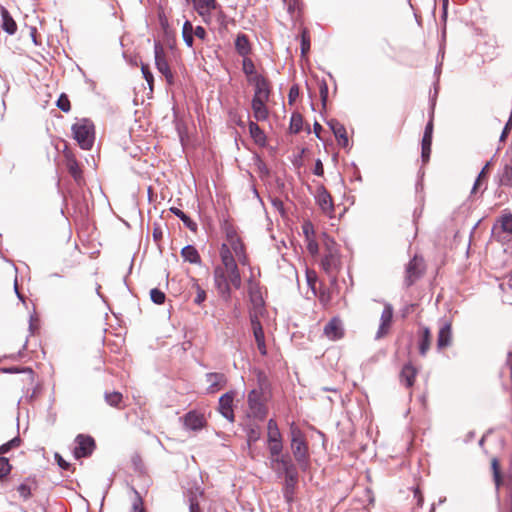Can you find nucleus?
<instances>
[{"label": "nucleus", "mask_w": 512, "mask_h": 512, "mask_svg": "<svg viewBox=\"0 0 512 512\" xmlns=\"http://www.w3.org/2000/svg\"><path fill=\"white\" fill-rule=\"evenodd\" d=\"M250 298L254 308V311L251 314H256L258 316V314L262 312L264 304L261 295L251 287Z\"/></svg>", "instance_id": "34"}, {"label": "nucleus", "mask_w": 512, "mask_h": 512, "mask_svg": "<svg viewBox=\"0 0 512 512\" xmlns=\"http://www.w3.org/2000/svg\"><path fill=\"white\" fill-rule=\"evenodd\" d=\"M499 184L502 186H512V165L506 163L498 174Z\"/></svg>", "instance_id": "30"}, {"label": "nucleus", "mask_w": 512, "mask_h": 512, "mask_svg": "<svg viewBox=\"0 0 512 512\" xmlns=\"http://www.w3.org/2000/svg\"><path fill=\"white\" fill-rule=\"evenodd\" d=\"M12 466L5 457H0V480L6 478L11 472Z\"/></svg>", "instance_id": "41"}, {"label": "nucleus", "mask_w": 512, "mask_h": 512, "mask_svg": "<svg viewBox=\"0 0 512 512\" xmlns=\"http://www.w3.org/2000/svg\"><path fill=\"white\" fill-rule=\"evenodd\" d=\"M72 132L74 139L82 149L89 150L92 148L95 139L92 121L86 118L78 120L73 124Z\"/></svg>", "instance_id": "3"}, {"label": "nucleus", "mask_w": 512, "mask_h": 512, "mask_svg": "<svg viewBox=\"0 0 512 512\" xmlns=\"http://www.w3.org/2000/svg\"><path fill=\"white\" fill-rule=\"evenodd\" d=\"M489 167H490V162H487L485 164V166L482 168V170L480 171L474 185H473V188H472V193H476L478 191V189L480 188L481 186V181L484 177H486L488 171H489Z\"/></svg>", "instance_id": "42"}, {"label": "nucleus", "mask_w": 512, "mask_h": 512, "mask_svg": "<svg viewBox=\"0 0 512 512\" xmlns=\"http://www.w3.org/2000/svg\"><path fill=\"white\" fill-rule=\"evenodd\" d=\"M248 412L250 418L262 420L267 415V407L265 404L264 395L261 389H253L249 392L248 398Z\"/></svg>", "instance_id": "4"}, {"label": "nucleus", "mask_w": 512, "mask_h": 512, "mask_svg": "<svg viewBox=\"0 0 512 512\" xmlns=\"http://www.w3.org/2000/svg\"><path fill=\"white\" fill-rule=\"evenodd\" d=\"M221 263L214 269V282L220 295L226 299L230 297L231 287L239 289L242 285L240 271L236 259L229 255L226 248L220 256Z\"/></svg>", "instance_id": "1"}, {"label": "nucleus", "mask_w": 512, "mask_h": 512, "mask_svg": "<svg viewBox=\"0 0 512 512\" xmlns=\"http://www.w3.org/2000/svg\"><path fill=\"white\" fill-rule=\"evenodd\" d=\"M269 98H255L252 99V111H253V117L257 121H265L268 119L269 116V110L266 106L267 101Z\"/></svg>", "instance_id": "16"}, {"label": "nucleus", "mask_w": 512, "mask_h": 512, "mask_svg": "<svg viewBox=\"0 0 512 512\" xmlns=\"http://www.w3.org/2000/svg\"><path fill=\"white\" fill-rule=\"evenodd\" d=\"M298 93L299 92H298L297 87L293 86L290 88L289 95H288L290 103H292L296 99V97L298 96Z\"/></svg>", "instance_id": "60"}, {"label": "nucleus", "mask_w": 512, "mask_h": 512, "mask_svg": "<svg viewBox=\"0 0 512 512\" xmlns=\"http://www.w3.org/2000/svg\"><path fill=\"white\" fill-rule=\"evenodd\" d=\"M7 443L9 444V446L11 448H13L20 444V439L16 437V438H13L12 440L8 441Z\"/></svg>", "instance_id": "64"}, {"label": "nucleus", "mask_w": 512, "mask_h": 512, "mask_svg": "<svg viewBox=\"0 0 512 512\" xmlns=\"http://www.w3.org/2000/svg\"><path fill=\"white\" fill-rule=\"evenodd\" d=\"M431 153V145L426 146V144H422V160L423 162H427L429 160Z\"/></svg>", "instance_id": "54"}, {"label": "nucleus", "mask_w": 512, "mask_h": 512, "mask_svg": "<svg viewBox=\"0 0 512 512\" xmlns=\"http://www.w3.org/2000/svg\"><path fill=\"white\" fill-rule=\"evenodd\" d=\"M323 173H324L323 164L320 160H317L315 163L314 174L317 176H322Z\"/></svg>", "instance_id": "59"}, {"label": "nucleus", "mask_w": 512, "mask_h": 512, "mask_svg": "<svg viewBox=\"0 0 512 512\" xmlns=\"http://www.w3.org/2000/svg\"><path fill=\"white\" fill-rule=\"evenodd\" d=\"M249 133L256 145L266 146L267 138L264 131L253 121L249 122Z\"/></svg>", "instance_id": "24"}, {"label": "nucleus", "mask_w": 512, "mask_h": 512, "mask_svg": "<svg viewBox=\"0 0 512 512\" xmlns=\"http://www.w3.org/2000/svg\"><path fill=\"white\" fill-rule=\"evenodd\" d=\"M452 342V331H451V324L450 323H444L438 332L437 337V347L438 349H444L451 345Z\"/></svg>", "instance_id": "21"}, {"label": "nucleus", "mask_w": 512, "mask_h": 512, "mask_svg": "<svg viewBox=\"0 0 512 512\" xmlns=\"http://www.w3.org/2000/svg\"><path fill=\"white\" fill-rule=\"evenodd\" d=\"M272 464L274 469L283 471L287 477L292 476L293 465L288 456H272Z\"/></svg>", "instance_id": "22"}, {"label": "nucleus", "mask_w": 512, "mask_h": 512, "mask_svg": "<svg viewBox=\"0 0 512 512\" xmlns=\"http://www.w3.org/2000/svg\"><path fill=\"white\" fill-rule=\"evenodd\" d=\"M193 34L201 40H204L206 37V31L201 26H197L195 29L193 28Z\"/></svg>", "instance_id": "55"}, {"label": "nucleus", "mask_w": 512, "mask_h": 512, "mask_svg": "<svg viewBox=\"0 0 512 512\" xmlns=\"http://www.w3.org/2000/svg\"><path fill=\"white\" fill-rule=\"evenodd\" d=\"M75 443L76 446L73 453L77 459L89 456L95 446L93 438L84 435H78L75 439Z\"/></svg>", "instance_id": "10"}, {"label": "nucleus", "mask_w": 512, "mask_h": 512, "mask_svg": "<svg viewBox=\"0 0 512 512\" xmlns=\"http://www.w3.org/2000/svg\"><path fill=\"white\" fill-rule=\"evenodd\" d=\"M250 321L255 341L261 342L265 340L263 327L259 321L258 316L256 314H250Z\"/></svg>", "instance_id": "28"}, {"label": "nucleus", "mask_w": 512, "mask_h": 512, "mask_svg": "<svg viewBox=\"0 0 512 512\" xmlns=\"http://www.w3.org/2000/svg\"><path fill=\"white\" fill-rule=\"evenodd\" d=\"M243 72L247 76L248 82H250V79L253 78V76H259L260 75V74H258L255 71L254 63L249 58H244L243 59Z\"/></svg>", "instance_id": "36"}, {"label": "nucleus", "mask_w": 512, "mask_h": 512, "mask_svg": "<svg viewBox=\"0 0 512 512\" xmlns=\"http://www.w3.org/2000/svg\"><path fill=\"white\" fill-rule=\"evenodd\" d=\"M193 26L190 21H185L182 27V36L187 46L192 47L193 45Z\"/></svg>", "instance_id": "35"}, {"label": "nucleus", "mask_w": 512, "mask_h": 512, "mask_svg": "<svg viewBox=\"0 0 512 512\" xmlns=\"http://www.w3.org/2000/svg\"><path fill=\"white\" fill-rule=\"evenodd\" d=\"M254 86V96L255 98H269L270 97V87L268 81L260 74L259 76H253L249 82Z\"/></svg>", "instance_id": "14"}, {"label": "nucleus", "mask_w": 512, "mask_h": 512, "mask_svg": "<svg viewBox=\"0 0 512 512\" xmlns=\"http://www.w3.org/2000/svg\"><path fill=\"white\" fill-rule=\"evenodd\" d=\"M424 269L423 260L415 256L406 267L405 283L412 285L420 277Z\"/></svg>", "instance_id": "11"}, {"label": "nucleus", "mask_w": 512, "mask_h": 512, "mask_svg": "<svg viewBox=\"0 0 512 512\" xmlns=\"http://www.w3.org/2000/svg\"><path fill=\"white\" fill-rule=\"evenodd\" d=\"M502 233H506L508 235L512 234V215L507 214L503 215L497 224L493 227V236L498 240H502Z\"/></svg>", "instance_id": "17"}, {"label": "nucleus", "mask_w": 512, "mask_h": 512, "mask_svg": "<svg viewBox=\"0 0 512 512\" xmlns=\"http://www.w3.org/2000/svg\"><path fill=\"white\" fill-rule=\"evenodd\" d=\"M511 125H512V118H510L508 120V122L506 123V125H505V127H504V129L502 131V134L500 136V141H504L505 140L506 136L508 135V133H509V131L511 129Z\"/></svg>", "instance_id": "58"}, {"label": "nucleus", "mask_w": 512, "mask_h": 512, "mask_svg": "<svg viewBox=\"0 0 512 512\" xmlns=\"http://www.w3.org/2000/svg\"><path fill=\"white\" fill-rule=\"evenodd\" d=\"M325 336L332 341L342 338L344 331L339 319L333 318L324 327Z\"/></svg>", "instance_id": "18"}, {"label": "nucleus", "mask_w": 512, "mask_h": 512, "mask_svg": "<svg viewBox=\"0 0 512 512\" xmlns=\"http://www.w3.org/2000/svg\"><path fill=\"white\" fill-rule=\"evenodd\" d=\"M1 17H2V28L5 32L10 35H13L17 30V24L14 19L11 17L10 13L4 7L0 8Z\"/></svg>", "instance_id": "26"}, {"label": "nucleus", "mask_w": 512, "mask_h": 512, "mask_svg": "<svg viewBox=\"0 0 512 512\" xmlns=\"http://www.w3.org/2000/svg\"><path fill=\"white\" fill-rule=\"evenodd\" d=\"M67 167L73 178L78 181L81 178V170L76 160L68 159Z\"/></svg>", "instance_id": "39"}, {"label": "nucleus", "mask_w": 512, "mask_h": 512, "mask_svg": "<svg viewBox=\"0 0 512 512\" xmlns=\"http://www.w3.org/2000/svg\"><path fill=\"white\" fill-rule=\"evenodd\" d=\"M414 497L417 499V505L421 507L423 505V496L418 488L414 490Z\"/></svg>", "instance_id": "61"}, {"label": "nucleus", "mask_w": 512, "mask_h": 512, "mask_svg": "<svg viewBox=\"0 0 512 512\" xmlns=\"http://www.w3.org/2000/svg\"><path fill=\"white\" fill-rule=\"evenodd\" d=\"M416 373V369L412 365H405L401 371V381L407 387H411L414 384Z\"/></svg>", "instance_id": "29"}, {"label": "nucleus", "mask_w": 512, "mask_h": 512, "mask_svg": "<svg viewBox=\"0 0 512 512\" xmlns=\"http://www.w3.org/2000/svg\"><path fill=\"white\" fill-rule=\"evenodd\" d=\"M141 71L143 74L144 79L147 81L149 87L152 89L153 86V75L149 70V67L147 65H142Z\"/></svg>", "instance_id": "49"}, {"label": "nucleus", "mask_w": 512, "mask_h": 512, "mask_svg": "<svg viewBox=\"0 0 512 512\" xmlns=\"http://www.w3.org/2000/svg\"><path fill=\"white\" fill-rule=\"evenodd\" d=\"M196 290H197V295L194 299V302L196 304L200 305L206 299V292L197 284H196Z\"/></svg>", "instance_id": "53"}, {"label": "nucleus", "mask_w": 512, "mask_h": 512, "mask_svg": "<svg viewBox=\"0 0 512 512\" xmlns=\"http://www.w3.org/2000/svg\"><path fill=\"white\" fill-rule=\"evenodd\" d=\"M55 459H56V461H57L58 465H59L62 469L67 470V469L69 468L70 464H69L68 462H66V461L61 457V455H60V454L56 453V454H55Z\"/></svg>", "instance_id": "57"}, {"label": "nucleus", "mask_w": 512, "mask_h": 512, "mask_svg": "<svg viewBox=\"0 0 512 512\" xmlns=\"http://www.w3.org/2000/svg\"><path fill=\"white\" fill-rule=\"evenodd\" d=\"M181 256L185 261L192 264H199L201 262L197 249L192 245L185 246L181 251Z\"/></svg>", "instance_id": "27"}, {"label": "nucleus", "mask_w": 512, "mask_h": 512, "mask_svg": "<svg viewBox=\"0 0 512 512\" xmlns=\"http://www.w3.org/2000/svg\"><path fill=\"white\" fill-rule=\"evenodd\" d=\"M194 8L205 22L211 19V12L217 8L216 0H193Z\"/></svg>", "instance_id": "13"}, {"label": "nucleus", "mask_w": 512, "mask_h": 512, "mask_svg": "<svg viewBox=\"0 0 512 512\" xmlns=\"http://www.w3.org/2000/svg\"><path fill=\"white\" fill-rule=\"evenodd\" d=\"M135 497L132 503L131 512H144L143 501L137 491H134Z\"/></svg>", "instance_id": "45"}, {"label": "nucleus", "mask_w": 512, "mask_h": 512, "mask_svg": "<svg viewBox=\"0 0 512 512\" xmlns=\"http://www.w3.org/2000/svg\"><path fill=\"white\" fill-rule=\"evenodd\" d=\"M57 107L64 112H68L70 110V101L66 95L62 94L59 97Z\"/></svg>", "instance_id": "46"}, {"label": "nucleus", "mask_w": 512, "mask_h": 512, "mask_svg": "<svg viewBox=\"0 0 512 512\" xmlns=\"http://www.w3.org/2000/svg\"><path fill=\"white\" fill-rule=\"evenodd\" d=\"M310 50V36L306 28L301 32V54L305 56Z\"/></svg>", "instance_id": "38"}, {"label": "nucleus", "mask_w": 512, "mask_h": 512, "mask_svg": "<svg viewBox=\"0 0 512 512\" xmlns=\"http://www.w3.org/2000/svg\"><path fill=\"white\" fill-rule=\"evenodd\" d=\"M302 230H303L306 240H308L309 238H314V227L311 222H309V221L304 222L302 225Z\"/></svg>", "instance_id": "48"}, {"label": "nucleus", "mask_w": 512, "mask_h": 512, "mask_svg": "<svg viewBox=\"0 0 512 512\" xmlns=\"http://www.w3.org/2000/svg\"><path fill=\"white\" fill-rule=\"evenodd\" d=\"M256 344H257V348H258L259 352L262 355H266L267 354V349H266L265 340H263L261 342H256Z\"/></svg>", "instance_id": "62"}, {"label": "nucleus", "mask_w": 512, "mask_h": 512, "mask_svg": "<svg viewBox=\"0 0 512 512\" xmlns=\"http://www.w3.org/2000/svg\"><path fill=\"white\" fill-rule=\"evenodd\" d=\"M189 510H190V512H200L199 504L196 501L192 500L190 502Z\"/></svg>", "instance_id": "63"}, {"label": "nucleus", "mask_w": 512, "mask_h": 512, "mask_svg": "<svg viewBox=\"0 0 512 512\" xmlns=\"http://www.w3.org/2000/svg\"><path fill=\"white\" fill-rule=\"evenodd\" d=\"M235 48L237 52L242 55L246 56L250 52V43L246 35L239 34L235 40Z\"/></svg>", "instance_id": "31"}, {"label": "nucleus", "mask_w": 512, "mask_h": 512, "mask_svg": "<svg viewBox=\"0 0 512 512\" xmlns=\"http://www.w3.org/2000/svg\"><path fill=\"white\" fill-rule=\"evenodd\" d=\"M316 198L321 210L331 217L332 213L334 212V206L331 195L326 190L323 189L318 192Z\"/></svg>", "instance_id": "23"}, {"label": "nucleus", "mask_w": 512, "mask_h": 512, "mask_svg": "<svg viewBox=\"0 0 512 512\" xmlns=\"http://www.w3.org/2000/svg\"><path fill=\"white\" fill-rule=\"evenodd\" d=\"M105 400L110 406L117 407L122 401V394L116 391L106 393Z\"/></svg>", "instance_id": "40"}, {"label": "nucleus", "mask_w": 512, "mask_h": 512, "mask_svg": "<svg viewBox=\"0 0 512 512\" xmlns=\"http://www.w3.org/2000/svg\"><path fill=\"white\" fill-rule=\"evenodd\" d=\"M306 242H307V250L312 255L317 254L319 247H318V243L316 242V240L314 238H309L308 240H306Z\"/></svg>", "instance_id": "51"}, {"label": "nucleus", "mask_w": 512, "mask_h": 512, "mask_svg": "<svg viewBox=\"0 0 512 512\" xmlns=\"http://www.w3.org/2000/svg\"><path fill=\"white\" fill-rule=\"evenodd\" d=\"M37 487L36 479L34 477H27L16 487V491L23 501H28Z\"/></svg>", "instance_id": "15"}, {"label": "nucleus", "mask_w": 512, "mask_h": 512, "mask_svg": "<svg viewBox=\"0 0 512 512\" xmlns=\"http://www.w3.org/2000/svg\"><path fill=\"white\" fill-rule=\"evenodd\" d=\"M393 319V307L389 303H385L381 313L380 324L375 335V339L379 340L388 335Z\"/></svg>", "instance_id": "8"}, {"label": "nucleus", "mask_w": 512, "mask_h": 512, "mask_svg": "<svg viewBox=\"0 0 512 512\" xmlns=\"http://www.w3.org/2000/svg\"><path fill=\"white\" fill-rule=\"evenodd\" d=\"M283 2L287 6V10L291 15L299 9L298 0H283Z\"/></svg>", "instance_id": "52"}, {"label": "nucleus", "mask_w": 512, "mask_h": 512, "mask_svg": "<svg viewBox=\"0 0 512 512\" xmlns=\"http://www.w3.org/2000/svg\"><path fill=\"white\" fill-rule=\"evenodd\" d=\"M154 54H155V65L158 71L164 75L168 84H172L174 81L173 74L170 70L169 64L166 60V55L163 46L160 42H155L154 45Z\"/></svg>", "instance_id": "7"}, {"label": "nucleus", "mask_w": 512, "mask_h": 512, "mask_svg": "<svg viewBox=\"0 0 512 512\" xmlns=\"http://www.w3.org/2000/svg\"><path fill=\"white\" fill-rule=\"evenodd\" d=\"M233 401L234 392H227L219 399V412L230 422H234Z\"/></svg>", "instance_id": "12"}, {"label": "nucleus", "mask_w": 512, "mask_h": 512, "mask_svg": "<svg viewBox=\"0 0 512 512\" xmlns=\"http://www.w3.org/2000/svg\"><path fill=\"white\" fill-rule=\"evenodd\" d=\"M432 133H433V123L429 121L425 127L422 144H426V146L432 144Z\"/></svg>", "instance_id": "44"}, {"label": "nucleus", "mask_w": 512, "mask_h": 512, "mask_svg": "<svg viewBox=\"0 0 512 512\" xmlns=\"http://www.w3.org/2000/svg\"><path fill=\"white\" fill-rule=\"evenodd\" d=\"M303 119L302 116L298 113H294L291 116L290 120V131L293 133H298L302 130Z\"/></svg>", "instance_id": "37"}, {"label": "nucleus", "mask_w": 512, "mask_h": 512, "mask_svg": "<svg viewBox=\"0 0 512 512\" xmlns=\"http://www.w3.org/2000/svg\"><path fill=\"white\" fill-rule=\"evenodd\" d=\"M170 211L175 216L179 217L187 228H189L191 231H196L197 224L194 221H192L190 217H188L182 210L176 207H172L170 208Z\"/></svg>", "instance_id": "33"}, {"label": "nucleus", "mask_w": 512, "mask_h": 512, "mask_svg": "<svg viewBox=\"0 0 512 512\" xmlns=\"http://www.w3.org/2000/svg\"><path fill=\"white\" fill-rule=\"evenodd\" d=\"M206 382L208 383V392L214 393L224 387L226 377L222 373H208L206 374Z\"/></svg>", "instance_id": "20"}, {"label": "nucleus", "mask_w": 512, "mask_h": 512, "mask_svg": "<svg viewBox=\"0 0 512 512\" xmlns=\"http://www.w3.org/2000/svg\"><path fill=\"white\" fill-rule=\"evenodd\" d=\"M500 288L504 291L503 301L512 304V273L504 278L500 284Z\"/></svg>", "instance_id": "32"}, {"label": "nucleus", "mask_w": 512, "mask_h": 512, "mask_svg": "<svg viewBox=\"0 0 512 512\" xmlns=\"http://www.w3.org/2000/svg\"><path fill=\"white\" fill-rule=\"evenodd\" d=\"M223 229L225 233V241L220 247V256H222L223 249L226 248L228 254L233 255L241 265H248L249 259L245 251V246L236 229L229 223H225Z\"/></svg>", "instance_id": "2"}, {"label": "nucleus", "mask_w": 512, "mask_h": 512, "mask_svg": "<svg viewBox=\"0 0 512 512\" xmlns=\"http://www.w3.org/2000/svg\"><path fill=\"white\" fill-rule=\"evenodd\" d=\"M491 466H492V470H493L494 480L496 482V485L498 486L501 482V478H500L499 462L496 458L492 459Z\"/></svg>", "instance_id": "47"}, {"label": "nucleus", "mask_w": 512, "mask_h": 512, "mask_svg": "<svg viewBox=\"0 0 512 512\" xmlns=\"http://www.w3.org/2000/svg\"><path fill=\"white\" fill-rule=\"evenodd\" d=\"M185 429L199 431L206 425V419L203 413L196 410L189 411L181 418Z\"/></svg>", "instance_id": "9"}, {"label": "nucleus", "mask_w": 512, "mask_h": 512, "mask_svg": "<svg viewBox=\"0 0 512 512\" xmlns=\"http://www.w3.org/2000/svg\"><path fill=\"white\" fill-rule=\"evenodd\" d=\"M267 442L271 456H279L283 448L282 436L274 419H270L267 424Z\"/></svg>", "instance_id": "5"}, {"label": "nucleus", "mask_w": 512, "mask_h": 512, "mask_svg": "<svg viewBox=\"0 0 512 512\" xmlns=\"http://www.w3.org/2000/svg\"><path fill=\"white\" fill-rule=\"evenodd\" d=\"M418 347L422 356H425L431 347L432 335L427 327H421L418 331Z\"/></svg>", "instance_id": "19"}, {"label": "nucleus", "mask_w": 512, "mask_h": 512, "mask_svg": "<svg viewBox=\"0 0 512 512\" xmlns=\"http://www.w3.org/2000/svg\"><path fill=\"white\" fill-rule=\"evenodd\" d=\"M335 264V257L333 255V252L330 251L328 255L324 257L322 260V265L325 270H328L332 265Z\"/></svg>", "instance_id": "50"}, {"label": "nucleus", "mask_w": 512, "mask_h": 512, "mask_svg": "<svg viewBox=\"0 0 512 512\" xmlns=\"http://www.w3.org/2000/svg\"><path fill=\"white\" fill-rule=\"evenodd\" d=\"M150 298L155 304H163L165 302V294L157 288L151 289Z\"/></svg>", "instance_id": "43"}, {"label": "nucleus", "mask_w": 512, "mask_h": 512, "mask_svg": "<svg viewBox=\"0 0 512 512\" xmlns=\"http://www.w3.org/2000/svg\"><path fill=\"white\" fill-rule=\"evenodd\" d=\"M329 126L333 131L335 137L338 139L339 144L343 147H346L348 145V138L345 127L335 120H331L329 122Z\"/></svg>", "instance_id": "25"}, {"label": "nucleus", "mask_w": 512, "mask_h": 512, "mask_svg": "<svg viewBox=\"0 0 512 512\" xmlns=\"http://www.w3.org/2000/svg\"><path fill=\"white\" fill-rule=\"evenodd\" d=\"M291 449L298 462H304L307 458V445L301 430L295 425L291 426Z\"/></svg>", "instance_id": "6"}, {"label": "nucleus", "mask_w": 512, "mask_h": 512, "mask_svg": "<svg viewBox=\"0 0 512 512\" xmlns=\"http://www.w3.org/2000/svg\"><path fill=\"white\" fill-rule=\"evenodd\" d=\"M260 437V433L257 429H251L248 433V442H256Z\"/></svg>", "instance_id": "56"}]
</instances>
